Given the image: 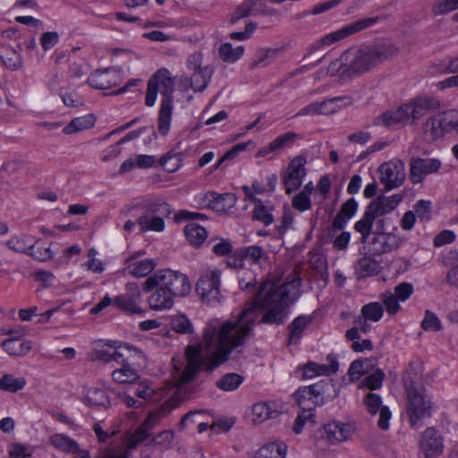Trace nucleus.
I'll return each instance as SVG.
<instances>
[{"instance_id": "obj_1", "label": "nucleus", "mask_w": 458, "mask_h": 458, "mask_svg": "<svg viewBox=\"0 0 458 458\" xmlns=\"http://www.w3.org/2000/svg\"><path fill=\"white\" fill-rule=\"evenodd\" d=\"M301 286L300 277L280 285L273 281H264L256 294L245 302L236 319H211L204 328L202 344L186 348L187 365L178 385L194 380L201 369L212 372L229 360L233 351L244 345L250 338L260 310H266L260 320L262 323L283 324L290 305L301 295Z\"/></svg>"}, {"instance_id": "obj_2", "label": "nucleus", "mask_w": 458, "mask_h": 458, "mask_svg": "<svg viewBox=\"0 0 458 458\" xmlns=\"http://www.w3.org/2000/svg\"><path fill=\"white\" fill-rule=\"evenodd\" d=\"M160 91L162 100L158 111V131L165 136L168 134L174 109V81L171 72L161 68L149 79L146 93L145 104L153 106L156 103L157 92Z\"/></svg>"}, {"instance_id": "obj_3", "label": "nucleus", "mask_w": 458, "mask_h": 458, "mask_svg": "<svg viewBox=\"0 0 458 458\" xmlns=\"http://www.w3.org/2000/svg\"><path fill=\"white\" fill-rule=\"evenodd\" d=\"M407 394L406 414L411 428L420 426V421L432 414L431 397L426 393L422 374L414 367L409 366L403 375Z\"/></svg>"}, {"instance_id": "obj_4", "label": "nucleus", "mask_w": 458, "mask_h": 458, "mask_svg": "<svg viewBox=\"0 0 458 458\" xmlns=\"http://www.w3.org/2000/svg\"><path fill=\"white\" fill-rule=\"evenodd\" d=\"M348 55L347 77H354L369 72L377 64L395 56L398 48L393 44H376L363 46L359 49L346 50Z\"/></svg>"}, {"instance_id": "obj_5", "label": "nucleus", "mask_w": 458, "mask_h": 458, "mask_svg": "<svg viewBox=\"0 0 458 458\" xmlns=\"http://www.w3.org/2000/svg\"><path fill=\"white\" fill-rule=\"evenodd\" d=\"M157 285L163 286L174 297L185 296L191 289L189 278L185 274L171 269L157 270L143 283L142 290L150 293Z\"/></svg>"}, {"instance_id": "obj_6", "label": "nucleus", "mask_w": 458, "mask_h": 458, "mask_svg": "<svg viewBox=\"0 0 458 458\" xmlns=\"http://www.w3.org/2000/svg\"><path fill=\"white\" fill-rule=\"evenodd\" d=\"M144 212L139 216L137 223L141 232H163L165 218L171 213L169 204L160 199H148L143 202Z\"/></svg>"}, {"instance_id": "obj_7", "label": "nucleus", "mask_w": 458, "mask_h": 458, "mask_svg": "<svg viewBox=\"0 0 458 458\" xmlns=\"http://www.w3.org/2000/svg\"><path fill=\"white\" fill-rule=\"evenodd\" d=\"M378 17L360 19L345 25L335 31L325 35L309 46L303 58H307L311 54L320 50L323 47H329L353 34H356L367 28L373 26L378 21Z\"/></svg>"}, {"instance_id": "obj_8", "label": "nucleus", "mask_w": 458, "mask_h": 458, "mask_svg": "<svg viewBox=\"0 0 458 458\" xmlns=\"http://www.w3.org/2000/svg\"><path fill=\"white\" fill-rule=\"evenodd\" d=\"M196 292L201 301L208 305L221 302V272L217 268L203 271L196 284Z\"/></svg>"}, {"instance_id": "obj_9", "label": "nucleus", "mask_w": 458, "mask_h": 458, "mask_svg": "<svg viewBox=\"0 0 458 458\" xmlns=\"http://www.w3.org/2000/svg\"><path fill=\"white\" fill-rule=\"evenodd\" d=\"M202 55L199 52L191 54L187 59V68L192 72L191 77H185L182 85L191 88L195 92L204 91L214 73L210 65L202 66Z\"/></svg>"}, {"instance_id": "obj_10", "label": "nucleus", "mask_w": 458, "mask_h": 458, "mask_svg": "<svg viewBox=\"0 0 458 458\" xmlns=\"http://www.w3.org/2000/svg\"><path fill=\"white\" fill-rule=\"evenodd\" d=\"M352 104V98L348 96L327 98L322 102L311 103L299 110L295 116L306 115H328L337 112L342 106H348Z\"/></svg>"}, {"instance_id": "obj_11", "label": "nucleus", "mask_w": 458, "mask_h": 458, "mask_svg": "<svg viewBox=\"0 0 458 458\" xmlns=\"http://www.w3.org/2000/svg\"><path fill=\"white\" fill-rule=\"evenodd\" d=\"M444 436L435 427L427 428L420 435L419 447L424 458H437L444 452Z\"/></svg>"}, {"instance_id": "obj_12", "label": "nucleus", "mask_w": 458, "mask_h": 458, "mask_svg": "<svg viewBox=\"0 0 458 458\" xmlns=\"http://www.w3.org/2000/svg\"><path fill=\"white\" fill-rule=\"evenodd\" d=\"M123 79V69L119 67H108L98 69L88 78L89 84L97 89L106 90L119 85Z\"/></svg>"}, {"instance_id": "obj_13", "label": "nucleus", "mask_w": 458, "mask_h": 458, "mask_svg": "<svg viewBox=\"0 0 458 458\" xmlns=\"http://www.w3.org/2000/svg\"><path fill=\"white\" fill-rule=\"evenodd\" d=\"M305 164L306 158L303 156H297L290 161L283 178L286 194L289 195L301 187L306 175Z\"/></svg>"}, {"instance_id": "obj_14", "label": "nucleus", "mask_w": 458, "mask_h": 458, "mask_svg": "<svg viewBox=\"0 0 458 458\" xmlns=\"http://www.w3.org/2000/svg\"><path fill=\"white\" fill-rule=\"evenodd\" d=\"M379 173L380 182L387 191L399 187L405 179L404 164L401 160L381 165Z\"/></svg>"}, {"instance_id": "obj_15", "label": "nucleus", "mask_w": 458, "mask_h": 458, "mask_svg": "<svg viewBox=\"0 0 458 458\" xmlns=\"http://www.w3.org/2000/svg\"><path fill=\"white\" fill-rule=\"evenodd\" d=\"M441 166L437 158L412 157L410 163V180L413 184L421 182L427 175L436 173Z\"/></svg>"}, {"instance_id": "obj_16", "label": "nucleus", "mask_w": 458, "mask_h": 458, "mask_svg": "<svg viewBox=\"0 0 458 458\" xmlns=\"http://www.w3.org/2000/svg\"><path fill=\"white\" fill-rule=\"evenodd\" d=\"M410 123V116L408 115L405 106L403 105L396 109L386 111L376 116L372 122V125L397 129Z\"/></svg>"}, {"instance_id": "obj_17", "label": "nucleus", "mask_w": 458, "mask_h": 458, "mask_svg": "<svg viewBox=\"0 0 458 458\" xmlns=\"http://www.w3.org/2000/svg\"><path fill=\"white\" fill-rule=\"evenodd\" d=\"M334 384L331 380H321L313 385L303 386L299 388L296 393V401L300 408L301 407H309V404H306L305 402L309 399L315 398L316 400H320V395L326 394V392H329L334 388ZM318 403V401H316Z\"/></svg>"}, {"instance_id": "obj_18", "label": "nucleus", "mask_w": 458, "mask_h": 458, "mask_svg": "<svg viewBox=\"0 0 458 458\" xmlns=\"http://www.w3.org/2000/svg\"><path fill=\"white\" fill-rule=\"evenodd\" d=\"M410 122L421 118L428 112L434 111L440 106L439 101L433 97H420L404 104Z\"/></svg>"}, {"instance_id": "obj_19", "label": "nucleus", "mask_w": 458, "mask_h": 458, "mask_svg": "<svg viewBox=\"0 0 458 458\" xmlns=\"http://www.w3.org/2000/svg\"><path fill=\"white\" fill-rule=\"evenodd\" d=\"M364 404L368 411L372 415L379 411L377 426L383 430L388 429L391 412L388 407L382 406L381 397L377 394H368L364 399Z\"/></svg>"}, {"instance_id": "obj_20", "label": "nucleus", "mask_w": 458, "mask_h": 458, "mask_svg": "<svg viewBox=\"0 0 458 458\" xmlns=\"http://www.w3.org/2000/svg\"><path fill=\"white\" fill-rule=\"evenodd\" d=\"M235 202L233 194L221 195L209 191L199 196V204L202 207H208L216 212H223Z\"/></svg>"}, {"instance_id": "obj_21", "label": "nucleus", "mask_w": 458, "mask_h": 458, "mask_svg": "<svg viewBox=\"0 0 458 458\" xmlns=\"http://www.w3.org/2000/svg\"><path fill=\"white\" fill-rule=\"evenodd\" d=\"M139 254H133L125 259V271L133 277L140 278L148 276L157 267L153 259L138 260Z\"/></svg>"}, {"instance_id": "obj_22", "label": "nucleus", "mask_w": 458, "mask_h": 458, "mask_svg": "<svg viewBox=\"0 0 458 458\" xmlns=\"http://www.w3.org/2000/svg\"><path fill=\"white\" fill-rule=\"evenodd\" d=\"M7 334L12 337L4 340L2 346L9 355L24 356L31 350L32 345L30 341L20 340V337L24 335L23 330H10Z\"/></svg>"}, {"instance_id": "obj_23", "label": "nucleus", "mask_w": 458, "mask_h": 458, "mask_svg": "<svg viewBox=\"0 0 458 458\" xmlns=\"http://www.w3.org/2000/svg\"><path fill=\"white\" fill-rule=\"evenodd\" d=\"M401 243V237L393 233H375L372 241L373 250L378 255L396 250Z\"/></svg>"}, {"instance_id": "obj_24", "label": "nucleus", "mask_w": 458, "mask_h": 458, "mask_svg": "<svg viewBox=\"0 0 458 458\" xmlns=\"http://www.w3.org/2000/svg\"><path fill=\"white\" fill-rule=\"evenodd\" d=\"M110 346L114 349V352H112V354H114L113 360H115L118 364L134 363L136 360H144L143 353L128 344H119V345H117V343L114 342Z\"/></svg>"}, {"instance_id": "obj_25", "label": "nucleus", "mask_w": 458, "mask_h": 458, "mask_svg": "<svg viewBox=\"0 0 458 458\" xmlns=\"http://www.w3.org/2000/svg\"><path fill=\"white\" fill-rule=\"evenodd\" d=\"M50 443L56 448L76 454L75 458H91L87 450H81L79 445L69 437L63 434H55L50 437Z\"/></svg>"}, {"instance_id": "obj_26", "label": "nucleus", "mask_w": 458, "mask_h": 458, "mask_svg": "<svg viewBox=\"0 0 458 458\" xmlns=\"http://www.w3.org/2000/svg\"><path fill=\"white\" fill-rule=\"evenodd\" d=\"M170 411V408L162 405L158 409L150 412L144 422L137 428L135 435L140 440L148 438L150 435L149 431L153 429L162 418L166 416Z\"/></svg>"}, {"instance_id": "obj_27", "label": "nucleus", "mask_w": 458, "mask_h": 458, "mask_svg": "<svg viewBox=\"0 0 458 458\" xmlns=\"http://www.w3.org/2000/svg\"><path fill=\"white\" fill-rule=\"evenodd\" d=\"M145 364V359L136 360L134 363H123L121 368L114 369L112 373L114 381L119 384H131L134 383L139 375L136 367H140Z\"/></svg>"}, {"instance_id": "obj_28", "label": "nucleus", "mask_w": 458, "mask_h": 458, "mask_svg": "<svg viewBox=\"0 0 458 458\" xmlns=\"http://www.w3.org/2000/svg\"><path fill=\"white\" fill-rule=\"evenodd\" d=\"M301 136L294 131H286L276 137L267 147L259 151V156H267L284 148H291Z\"/></svg>"}, {"instance_id": "obj_29", "label": "nucleus", "mask_w": 458, "mask_h": 458, "mask_svg": "<svg viewBox=\"0 0 458 458\" xmlns=\"http://www.w3.org/2000/svg\"><path fill=\"white\" fill-rule=\"evenodd\" d=\"M280 414L281 411L274 402H260L252 406V420L257 424L277 418Z\"/></svg>"}, {"instance_id": "obj_30", "label": "nucleus", "mask_w": 458, "mask_h": 458, "mask_svg": "<svg viewBox=\"0 0 458 458\" xmlns=\"http://www.w3.org/2000/svg\"><path fill=\"white\" fill-rule=\"evenodd\" d=\"M155 291L148 298V304L150 309L154 310H169L174 303V296L168 293L161 285H157Z\"/></svg>"}, {"instance_id": "obj_31", "label": "nucleus", "mask_w": 458, "mask_h": 458, "mask_svg": "<svg viewBox=\"0 0 458 458\" xmlns=\"http://www.w3.org/2000/svg\"><path fill=\"white\" fill-rule=\"evenodd\" d=\"M325 431L331 443H339L347 440L352 436L353 427L341 421H332L325 426Z\"/></svg>"}, {"instance_id": "obj_32", "label": "nucleus", "mask_w": 458, "mask_h": 458, "mask_svg": "<svg viewBox=\"0 0 458 458\" xmlns=\"http://www.w3.org/2000/svg\"><path fill=\"white\" fill-rule=\"evenodd\" d=\"M357 208L358 203L353 198H351L345 201L341 206L339 212L333 220V228L335 230H343L346 225V222L354 216Z\"/></svg>"}, {"instance_id": "obj_33", "label": "nucleus", "mask_w": 458, "mask_h": 458, "mask_svg": "<svg viewBox=\"0 0 458 458\" xmlns=\"http://www.w3.org/2000/svg\"><path fill=\"white\" fill-rule=\"evenodd\" d=\"M312 320L313 318L308 315H300L295 318L288 326V344H297L300 342L307 326L310 325Z\"/></svg>"}, {"instance_id": "obj_34", "label": "nucleus", "mask_w": 458, "mask_h": 458, "mask_svg": "<svg viewBox=\"0 0 458 458\" xmlns=\"http://www.w3.org/2000/svg\"><path fill=\"white\" fill-rule=\"evenodd\" d=\"M422 129L424 138L427 141H435L442 138L445 134L439 114L428 117L423 123Z\"/></svg>"}, {"instance_id": "obj_35", "label": "nucleus", "mask_w": 458, "mask_h": 458, "mask_svg": "<svg viewBox=\"0 0 458 458\" xmlns=\"http://www.w3.org/2000/svg\"><path fill=\"white\" fill-rule=\"evenodd\" d=\"M280 53L281 50L278 48L259 47L255 52L250 67L252 69L267 67L278 57Z\"/></svg>"}, {"instance_id": "obj_36", "label": "nucleus", "mask_w": 458, "mask_h": 458, "mask_svg": "<svg viewBox=\"0 0 458 458\" xmlns=\"http://www.w3.org/2000/svg\"><path fill=\"white\" fill-rule=\"evenodd\" d=\"M273 209L274 207L269 201L255 200L252 218L261 222L265 226H268L275 220L272 214Z\"/></svg>"}, {"instance_id": "obj_37", "label": "nucleus", "mask_w": 458, "mask_h": 458, "mask_svg": "<svg viewBox=\"0 0 458 458\" xmlns=\"http://www.w3.org/2000/svg\"><path fill=\"white\" fill-rule=\"evenodd\" d=\"M36 243L37 242L32 236L29 234H20L11 237L5 244L10 250L15 252L28 255L30 249L34 247Z\"/></svg>"}, {"instance_id": "obj_38", "label": "nucleus", "mask_w": 458, "mask_h": 458, "mask_svg": "<svg viewBox=\"0 0 458 458\" xmlns=\"http://www.w3.org/2000/svg\"><path fill=\"white\" fill-rule=\"evenodd\" d=\"M113 302L120 310L129 315L142 314L144 312L140 307V300L131 298L128 295L116 296Z\"/></svg>"}, {"instance_id": "obj_39", "label": "nucleus", "mask_w": 458, "mask_h": 458, "mask_svg": "<svg viewBox=\"0 0 458 458\" xmlns=\"http://www.w3.org/2000/svg\"><path fill=\"white\" fill-rule=\"evenodd\" d=\"M444 262L450 268L446 274V283L454 287H458V249L449 250L444 256Z\"/></svg>"}, {"instance_id": "obj_40", "label": "nucleus", "mask_w": 458, "mask_h": 458, "mask_svg": "<svg viewBox=\"0 0 458 458\" xmlns=\"http://www.w3.org/2000/svg\"><path fill=\"white\" fill-rule=\"evenodd\" d=\"M184 233L190 243L196 247L202 245L208 237L207 230L194 222L185 225Z\"/></svg>"}, {"instance_id": "obj_41", "label": "nucleus", "mask_w": 458, "mask_h": 458, "mask_svg": "<svg viewBox=\"0 0 458 458\" xmlns=\"http://www.w3.org/2000/svg\"><path fill=\"white\" fill-rule=\"evenodd\" d=\"M244 51L243 46L233 47L231 43L225 42L219 47L218 56L225 63L233 64L243 55Z\"/></svg>"}, {"instance_id": "obj_42", "label": "nucleus", "mask_w": 458, "mask_h": 458, "mask_svg": "<svg viewBox=\"0 0 458 458\" xmlns=\"http://www.w3.org/2000/svg\"><path fill=\"white\" fill-rule=\"evenodd\" d=\"M86 400L89 405L94 407H103L107 409L111 405L106 391L99 387H93L89 389L87 392Z\"/></svg>"}, {"instance_id": "obj_43", "label": "nucleus", "mask_w": 458, "mask_h": 458, "mask_svg": "<svg viewBox=\"0 0 458 458\" xmlns=\"http://www.w3.org/2000/svg\"><path fill=\"white\" fill-rule=\"evenodd\" d=\"M286 448L283 442L269 443L259 450L256 458H285Z\"/></svg>"}, {"instance_id": "obj_44", "label": "nucleus", "mask_w": 458, "mask_h": 458, "mask_svg": "<svg viewBox=\"0 0 458 458\" xmlns=\"http://www.w3.org/2000/svg\"><path fill=\"white\" fill-rule=\"evenodd\" d=\"M96 119L93 114H88L72 119L69 124L64 128L65 134H72L94 126Z\"/></svg>"}, {"instance_id": "obj_45", "label": "nucleus", "mask_w": 458, "mask_h": 458, "mask_svg": "<svg viewBox=\"0 0 458 458\" xmlns=\"http://www.w3.org/2000/svg\"><path fill=\"white\" fill-rule=\"evenodd\" d=\"M244 381V377L238 373H226L216 381V386L223 391L236 390Z\"/></svg>"}, {"instance_id": "obj_46", "label": "nucleus", "mask_w": 458, "mask_h": 458, "mask_svg": "<svg viewBox=\"0 0 458 458\" xmlns=\"http://www.w3.org/2000/svg\"><path fill=\"white\" fill-rule=\"evenodd\" d=\"M254 146L255 143L252 140L234 145L230 150H228L220 157V159L215 165L214 169H223L227 165V161L233 160L240 152L246 150L249 147L254 148Z\"/></svg>"}, {"instance_id": "obj_47", "label": "nucleus", "mask_w": 458, "mask_h": 458, "mask_svg": "<svg viewBox=\"0 0 458 458\" xmlns=\"http://www.w3.org/2000/svg\"><path fill=\"white\" fill-rule=\"evenodd\" d=\"M375 219L374 216L366 208L361 219L355 223L354 229L361 234V242L365 243L367 242L371 233Z\"/></svg>"}, {"instance_id": "obj_48", "label": "nucleus", "mask_w": 458, "mask_h": 458, "mask_svg": "<svg viewBox=\"0 0 458 458\" xmlns=\"http://www.w3.org/2000/svg\"><path fill=\"white\" fill-rule=\"evenodd\" d=\"M378 263L368 257H362L355 264V270L359 277L373 276L378 271Z\"/></svg>"}, {"instance_id": "obj_49", "label": "nucleus", "mask_w": 458, "mask_h": 458, "mask_svg": "<svg viewBox=\"0 0 458 458\" xmlns=\"http://www.w3.org/2000/svg\"><path fill=\"white\" fill-rule=\"evenodd\" d=\"M0 57L5 67L12 71H17L23 65L21 55L12 47L4 48Z\"/></svg>"}, {"instance_id": "obj_50", "label": "nucleus", "mask_w": 458, "mask_h": 458, "mask_svg": "<svg viewBox=\"0 0 458 458\" xmlns=\"http://www.w3.org/2000/svg\"><path fill=\"white\" fill-rule=\"evenodd\" d=\"M26 385L23 377H15L13 375L5 374L0 378V389L11 393L21 390Z\"/></svg>"}, {"instance_id": "obj_51", "label": "nucleus", "mask_w": 458, "mask_h": 458, "mask_svg": "<svg viewBox=\"0 0 458 458\" xmlns=\"http://www.w3.org/2000/svg\"><path fill=\"white\" fill-rule=\"evenodd\" d=\"M388 202L386 197L379 196L369 204L367 209L377 218L393 211V206H390Z\"/></svg>"}, {"instance_id": "obj_52", "label": "nucleus", "mask_w": 458, "mask_h": 458, "mask_svg": "<svg viewBox=\"0 0 458 458\" xmlns=\"http://www.w3.org/2000/svg\"><path fill=\"white\" fill-rule=\"evenodd\" d=\"M439 114L445 133L454 132L458 136V111L449 110Z\"/></svg>"}, {"instance_id": "obj_53", "label": "nucleus", "mask_w": 458, "mask_h": 458, "mask_svg": "<svg viewBox=\"0 0 458 458\" xmlns=\"http://www.w3.org/2000/svg\"><path fill=\"white\" fill-rule=\"evenodd\" d=\"M348 55L347 52H344L339 58L332 61L327 67V73L330 76L342 75L346 76L345 70L348 68Z\"/></svg>"}, {"instance_id": "obj_54", "label": "nucleus", "mask_w": 458, "mask_h": 458, "mask_svg": "<svg viewBox=\"0 0 458 458\" xmlns=\"http://www.w3.org/2000/svg\"><path fill=\"white\" fill-rule=\"evenodd\" d=\"M241 255L244 258V260H249L254 264H259L261 259L266 258L265 250L258 245L241 248Z\"/></svg>"}, {"instance_id": "obj_55", "label": "nucleus", "mask_w": 458, "mask_h": 458, "mask_svg": "<svg viewBox=\"0 0 458 458\" xmlns=\"http://www.w3.org/2000/svg\"><path fill=\"white\" fill-rule=\"evenodd\" d=\"M383 307L379 302H370L361 308V316L370 321L377 322L383 316Z\"/></svg>"}, {"instance_id": "obj_56", "label": "nucleus", "mask_w": 458, "mask_h": 458, "mask_svg": "<svg viewBox=\"0 0 458 458\" xmlns=\"http://www.w3.org/2000/svg\"><path fill=\"white\" fill-rule=\"evenodd\" d=\"M421 327L426 331L437 332L442 329V324L438 317L430 310H426Z\"/></svg>"}, {"instance_id": "obj_57", "label": "nucleus", "mask_w": 458, "mask_h": 458, "mask_svg": "<svg viewBox=\"0 0 458 458\" xmlns=\"http://www.w3.org/2000/svg\"><path fill=\"white\" fill-rule=\"evenodd\" d=\"M327 360L329 364L316 363V365H314L318 369V376H329L337 372L339 364L336 357L334 354H328Z\"/></svg>"}, {"instance_id": "obj_58", "label": "nucleus", "mask_w": 458, "mask_h": 458, "mask_svg": "<svg viewBox=\"0 0 458 458\" xmlns=\"http://www.w3.org/2000/svg\"><path fill=\"white\" fill-rule=\"evenodd\" d=\"M28 255L33 258L36 260H38L40 262H46L54 258L55 253L51 250V247H36V244L34 247L30 249L28 251Z\"/></svg>"}, {"instance_id": "obj_59", "label": "nucleus", "mask_w": 458, "mask_h": 458, "mask_svg": "<svg viewBox=\"0 0 458 458\" xmlns=\"http://www.w3.org/2000/svg\"><path fill=\"white\" fill-rule=\"evenodd\" d=\"M458 8V0H437L432 7L434 15H441Z\"/></svg>"}, {"instance_id": "obj_60", "label": "nucleus", "mask_w": 458, "mask_h": 458, "mask_svg": "<svg viewBox=\"0 0 458 458\" xmlns=\"http://www.w3.org/2000/svg\"><path fill=\"white\" fill-rule=\"evenodd\" d=\"M380 300L382 301L388 314L394 315L400 310L401 307L398 303L399 300L391 292L382 293L380 295Z\"/></svg>"}, {"instance_id": "obj_61", "label": "nucleus", "mask_w": 458, "mask_h": 458, "mask_svg": "<svg viewBox=\"0 0 458 458\" xmlns=\"http://www.w3.org/2000/svg\"><path fill=\"white\" fill-rule=\"evenodd\" d=\"M172 327L174 331L180 334H190L193 327L190 319L184 315H179L172 320Z\"/></svg>"}, {"instance_id": "obj_62", "label": "nucleus", "mask_w": 458, "mask_h": 458, "mask_svg": "<svg viewBox=\"0 0 458 458\" xmlns=\"http://www.w3.org/2000/svg\"><path fill=\"white\" fill-rule=\"evenodd\" d=\"M385 377L383 370L377 369L374 373L366 377L363 380V386L370 390L378 389L382 386V381Z\"/></svg>"}, {"instance_id": "obj_63", "label": "nucleus", "mask_w": 458, "mask_h": 458, "mask_svg": "<svg viewBox=\"0 0 458 458\" xmlns=\"http://www.w3.org/2000/svg\"><path fill=\"white\" fill-rule=\"evenodd\" d=\"M292 206L299 212L309 210L311 208L310 198L304 192H299L293 198Z\"/></svg>"}, {"instance_id": "obj_64", "label": "nucleus", "mask_w": 458, "mask_h": 458, "mask_svg": "<svg viewBox=\"0 0 458 458\" xmlns=\"http://www.w3.org/2000/svg\"><path fill=\"white\" fill-rule=\"evenodd\" d=\"M31 454V448L22 444H14L9 449L11 458H26L30 457Z\"/></svg>"}]
</instances>
